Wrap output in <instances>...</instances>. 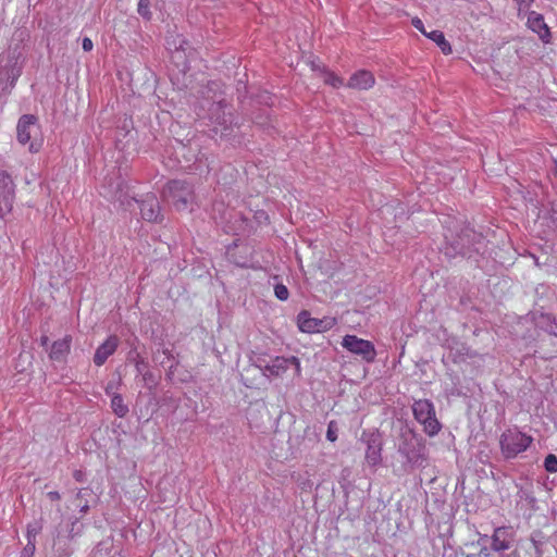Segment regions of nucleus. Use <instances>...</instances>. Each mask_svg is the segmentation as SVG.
<instances>
[{
	"instance_id": "e433bc0d",
	"label": "nucleus",
	"mask_w": 557,
	"mask_h": 557,
	"mask_svg": "<svg viewBox=\"0 0 557 557\" xmlns=\"http://www.w3.org/2000/svg\"><path fill=\"white\" fill-rule=\"evenodd\" d=\"M94 45L90 38L85 37L82 42V48L84 51H90L92 49Z\"/></svg>"
},
{
	"instance_id": "a878e982",
	"label": "nucleus",
	"mask_w": 557,
	"mask_h": 557,
	"mask_svg": "<svg viewBox=\"0 0 557 557\" xmlns=\"http://www.w3.org/2000/svg\"><path fill=\"white\" fill-rule=\"evenodd\" d=\"M92 495V491L90 488H81L76 494V500L78 502L77 507L79 508V512L85 515L89 510L88 497Z\"/></svg>"
},
{
	"instance_id": "c9c22d12",
	"label": "nucleus",
	"mask_w": 557,
	"mask_h": 557,
	"mask_svg": "<svg viewBox=\"0 0 557 557\" xmlns=\"http://www.w3.org/2000/svg\"><path fill=\"white\" fill-rule=\"evenodd\" d=\"M412 25L414 26V28H417L418 30H420L424 36H425V34H429V33L424 29L423 23H422V21H421L419 17H414V18H412Z\"/></svg>"
},
{
	"instance_id": "393cba45",
	"label": "nucleus",
	"mask_w": 557,
	"mask_h": 557,
	"mask_svg": "<svg viewBox=\"0 0 557 557\" xmlns=\"http://www.w3.org/2000/svg\"><path fill=\"white\" fill-rule=\"evenodd\" d=\"M127 360L134 363L136 372L138 374L143 373L147 368H149L148 362L145 358L140 356V354L136 349H132L127 355Z\"/></svg>"
},
{
	"instance_id": "2eb2a0df",
	"label": "nucleus",
	"mask_w": 557,
	"mask_h": 557,
	"mask_svg": "<svg viewBox=\"0 0 557 557\" xmlns=\"http://www.w3.org/2000/svg\"><path fill=\"white\" fill-rule=\"evenodd\" d=\"M527 24L533 33L537 34L543 42L548 44L550 41L552 34L542 14L534 11L530 12Z\"/></svg>"
},
{
	"instance_id": "ddd939ff",
	"label": "nucleus",
	"mask_w": 557,
	"mask_h": 557,
	"mask_svg": "<svg viewBox=\"0 0 557 557\" xmlns=\"http://www.w3.org/2000/svg\"><path fill=\"white\" fill-rule=\"evenodd\" d=\"M209 112L211 121L222 126L225 131L237 125L231 108L224 99L214 102L209 109Z\"/></svg>"
},
{
	"instance_id": "58836bf2",
	"label": "nucleus",
	"mask_w": 557,
	"mask_h": 557,
	"mask_svg": "<svg viewBox=\"0 0 557 557\" xmlns=\"http://www.w3.org/2000/svg\"><path fill=\"white\" fill-rule=\"evenodd\" d=\"M83 476H84V474H83V472L81 470H76L74 472V478H75L76 481L82 482L83 481Z\"/></svg>"
},
{
	"instance_id": "bb28decb",
	"label": "nucleus",
	"mask_w": 557,
	"mask_h": 557,
	"mask_svg": "<svg viewBox=\"0 0 557 557\" xmlns=\"http://www.w3.org/2000/svg\"><path fill=\"white\" fill-rule=\"evenodd\" d=\"M150 4V0H139L137 7L138 14L148 21L151 18Z\"/></svg>"
},
{
	"instance_id": "7c9ffc66",
	"label": "nucleus",
	"mask_w": 557,
	"mask_h": 557,
	"mask_svg": "<svg viewBox=\"0 0 557 557\" xmlns=\"http://www.w3.org/2000/svg\"><path fill=\"white\" fill-rule=\"evenodd\" d=\"M337 424L335 421H331L327 425V431H326V438L330 441V442H335L337 440Z\"/></svg>"
},
{
	"instance_id": "6e6552de",
	"label": "nucleus",
	"mask_w": 557,
	"mask_h": 557,
	"mask_svg": "<svg viewBox=\"0 0 557 557\" xmlns=\"http://www.w3.org/2000/svg\"><path fill=\"white\" fill-rule=\"evenodd\" d=\"M342 346L349 352L361 357L368 363L373 362L375 359L376 350L370 341L359 338L356 335H345Z\"/></svg>"
},
{
	"instance_id": "a19ab883",
	"label": "nucleus",
	"mask_w": 557,
	"mask_h": 557,
	"mask_svg": "<svg viewBox=\"0 0 557 557\" xmlns=\"http://www.w3.org/2000/svg\"><path fill=\"white\" fill-rule=\"evenodd\" d=\"M523 441H524V449H525L527 446L532 442V438L524 434Z\"/></svg>"
},
{
	"instance_id": "f8f14e48",
	"label": "nucleus",
	"mask_w": 557,
	"mask_h": 557,
	"mask_svg": "<svg viewBox=\"0 0 557 557\" xmlns=\"http://www.w3.org/2000/svg\"><path fill=\"white\" fill-rule=\"evenodd\" d=\"M335 321L331 318L317 319L311 318L310 313L302 310L297 315V324L301 332L305 333H321L333 327Z\"/></svg>"
},
{
	"instance_id": "c756f323",
	"label": "nucleus",
	"mask_w": 557,
	"mask_h": 557,
	"mask_svg": "<svg viewBox=\"0 0 557 557\" xmlns=\"http://www.w3.org/2000/svg\"><path fill=\"white\" fill-rule=\"evenodd\" d=\"M41 531V525L37 522L27 525L26 537L27 541L36 542L37 534Z\"/></svg>"
},
{
	"instance_id": "f704fd0d",
	"label": "nucleus",
	"mask_w": 557,
	"mask_h": 557,
	"mask_svg": "<svg viewBox=\"0 0 557 557\" xmlns=\"http://www.w3.org/2000/svg\"><path fill=\"white\" fill-rule=\"evenodd\" d=\"M325 83L330 84L333 87H339L343 84V81L338 76L329 73L325 77Z\"/></svg>"
},
{
	"instance_id": "4be33fe9",
	"label": "nucleus",
	"mask_w": 557,
	"mask_h": 557,
	"mask_svg": "<svg viewBox=\"0 0 557 557\" xmlns=\"http://www.w3.org/2000/svg\"><path fill=\"white\" fill-rule=\"evenodd\" d=\"M168 49L174 51L178 59L182 58L181 53L185 54L187 49H190L189 42L182 35H171L166 38Z\"/></svg>"
},
{
	"instance_id": "6ab92c4d",
	"label": "nucleus",
	"mask_w": 557,
	"mask_h": 557,
	"mask_svg": "<svg viewBox=\"0 0 557 557\" xmlns=\"http://www.w3.org/2000/svg\"><path fill=\"white\" fill-rule=\"evenodd\" d=\"M374 82L375 79L371 72L361 70L349 78L348 87L364 90L371 88Z\"/></svg>"
},
{
	"instance_id": "412c9836",
	"label": "nucleus",
	"mask_w": 557,
	"mask_h": 557,
	"mask_svg": "<svg viewBox=\"0 0 557 557\" xmlns=\"http://www.w3.org/2000/svg\"><path fill=\"white\" fill-rule=\"evenodd\" d=\"M533 320L537 327L545 332L557 336V319L550 313H534Z\"/></svg>"
},
{
	"instance_id": "5701e85b",
	"label": "nucleus",
	"mask_w": 557,
	"mask_h": 557,
	"mask_svg": "<svg viewBox=\"0 0 557 557\" xmlns=\"http://www.w3.org/2000/svg\"><path fill=\"white\" fill-rule=\"evenodd\" d=\"M111 408L119 418L126 417L129 411L121 394H113V397H111Z\"/></svg>"
},
{
	"instance_id": "37998d69",
	"label": "nucleus",
	"mask_w": 557,
	"mask_h": 557,
	"mask_svg": "<svg viewBox=\"0 0 557 557\" xmlns=\"http://www.w3.org/2000/svg\"><path fill=\"white\" fill-rule=\"evenodd\" d=\"M163 354L166 356L168 359L173 358V356L171 355V351L169 349H163Z\"/></svg>"
},
{
	"instance_id": "2f4dec72",
	"label": "nucleus",
	"mask_w": 557,
	"mask_h": 557,
	"mask_svg": "<svg viewBox=\"0 0 557 557\" xmlns=\"http://www.w3.org/2000/svg\"><path fill=\"white\" fill-rule=\"evenodd\" d=\"M122 383V380L121 377H119L116 381H110L108 382L104 391H106V394L113 397V394H117L116 393V389L119 388V386L121 385Z\"/></svg>"
},
{
	"instance_id": "4c0bfd02",
	"label": "nucleus",
	"mask_w": 557,
	"mask_h": 557,
	"mask_svg": "<svg viewBox=\"0 0 557 557\" xmlns=\"http://www.w3.org/2000/svg\"><path fill=\"white\" fill-rule=\"evenodd\" d=\"M47 496L51 499V500H59L61 498L59 492L57 491H52V492H49L47 494Z\"/></svg>"
},
{
	"instance_id": "9b49d317",
	"label": "nucleus",
	"mask_w": 557,
	"mask_h": 557,
	"mask_svg": "<svg viewBox=\"0 0 557 557\" xmlns=\"http://www.w3.org/2000/svg\"><path fill=\"white\" fill-rule=\"evenodd\" d=\"M367 446L366 460L370 467L382 462V436L379 431H363L360 438Z\"/></svg>"
},
{
	"instance_id": "20e7f679",
	"label": "nucleus",
	"mask_w": 557,
	"mask_h": 557,
	"mask_svg": "<svg viewBox=\"0 0 557 557\" xmlns=\"http://www.w3.org/2000/svg\"><path fill=\"white\" fill-rule=\"evenodd\" d=\"M21 53L17 48L0 55V88L9 92L22 74Z\"/></svg>"
},
{
	"instance_id": "a18cd8bd",
	"label": "nucleus",
	"mask_w": 557,
	"mask_h": 557,
	"mask_svg": "<svg viewBox=\"0 0 557 557\" xmlns=\"http://www.w3.org/2000/svg\"><path fill=\"white\" fill-rule=\"evenodd\" d=\"M487 541V535H484V537L481 539V542H486Z\"/></svg>"
},
{
	"instance_id": "c03bdc74",
	"label": "nucleus",
	"mask_w": 557,
	"mask_h": 557,
	"mask_svg": "<svg viewBox=\"0 0 557 557\" xmlns=\"http://www.w3.org/2000/svg\"><path fill=\"white\" fill-rule=\"evenodd\" d=\"M515 1H516V2H517V4H518V13L520 14V12H521V10H522V9H521V8H522V0H515Z\"/></svg>"
},
{
	"instance_id": "423d86ee",
	"label": "nucleus",
	"mask_w": 557,
	"mask_h": 557,
	"mask_svg": "<svg viewBox=\"0 0 557 557\" xmlns=\"http://www.w3.org/2000/svg\"><path fill=\"white\" fill-rule=\"evenodd\" d=\"M414 419L423 425V431L429 436H434L441 431V423L436 419L435 408L431 400L419 399L412 405Z\"/></svg>"
},
{
	"instance_id": "4468645a",
	"label": "nucleus",
	"mask_w": 557,
	"mask_h": 557,
	"mask_svg": "<svg viewBox=\"0 0 557 557\" xmlns=\"http://www.w3.org/2000/svg\"><path fill=\"white\" fill-rule=\"evenodd\" d=\"M500 447L507 459L515 458L522 451V432L519 430H507L500 437Z\"/></svg>"
},
{
	"instance_id": "9d476101",
	"label": "nucleus",
	"mask_w": 557,
	"mask_h": 557,
	"mask_svg": "<svg viewBox=\"0 0 557 557\" xmlns=\"http://www.w3.org/2000/svg\"><path fill=\"white\" fill-rule=\"evenodd\" d=\"M515 539L511 528H497L492 536V548L500 553V557H521L518 546L510 553L506 554L505 550L513 546Z\"/></svg>"
},
{
	"instance_id": "72a5a7b5",
	"label": "nucleus",
	"mask_w": 557,
	"mask_h": 557,
	"mask_svg": "<svg viewBox=\"0 0 557 557\" xmlns=\"http://www.w3.org/2000/svg\"><path fill=\"white\" fill-rule=\"evenodd\" d=\"M143 380L149 385V388H152L157 384V380L149 368H147L143 373H140Z\"/></svg>"
},
{
	"instance_id": "b1692460",
	"label": "nucleus",
	"mask_w": 557,
	"mask_h": 557,
	"mask_svg": "<svg viewBox=\"0 0 557 557\" xmlns=\"http://www.w3.org/2000/svg\"><path fill=\"white\" fill-rule=\"evenodd\" d=\"M425 36L432 39L436 45L441 48V50L448 54L451 52L450 44L445 39L443 32L441 30H432L430 34H425Z\"/></svg>"
},
{
	"instance_id": "aec40b11",
	"label": "nucleus",
	"mask_w": 557,
	"mask_h": 557,
	"mask_svg": "<svg viewBox=\"0 0 557 557\" xmlns=\"http://www.w3.org/2000/svg\"><path fill=\"white\" fill-rule=\"evenodd\" d=\"M72 337L66 335L64 338L55 341L50 349L49 358L53 361H64L70 352Z\"/></svg>"
},
{
	"instance_id": "cd10ccee",
	"label": "nucleus",
	"mask_w": 557,
	"mask_h": 557,
	"mask_svg": "<svg viewBox=\"0 0 557 557\" xmlns=\"http://www.w3.org/2000/svg\"><path fill=\"white\" fill-rule=\"evenodd\" d=\"M274 294H275V297L282 301L287 300L289 297L288 288L282 283H277L274 286Z\"/></svg>"
},
{
	"instance_id": "0eeeda50",
	"label": "nucleus",
	"mask_w": 557,
	"mask_h": 557,
	"mask_svg": "<svg viewBox=\"0 0 557 557\" xmlns=\"http://www.w3.org/2000/svg\"><path fill=\"white\" fill-rule=\"evenodd\" d=\"M166 199L172 201L176 210H184L191 200V189L183 181H171L163 190Z\"/></svg>"
},
{
	"instance_id": "a211bd4d",
	"label": "nucleus",
	"mask_w": 557,
	"mask_h": 557,
	"mask_svg": "<svg viewBox=\"0 0 557 557\" xmlns=\"http://www.w3.org/2000/svg\"><path fill=\"white\" fill-rule=\"evenodd\" d=\"M177 146L174 148L175 154L177 158L182 157L186 166H188L191 162H201V157L199 156L198 145H193L189 143V146H186L182 141H176Z\"/></svg>"
},
{
	"instance_id": "79ce46f5",
	"label": "nucleus",
	"mask_w": 557,
	"mask_h": 557,
	"mask_svg": "<svg viewBox=\"0 0 557 557\" xmlns=\"http://www.w3.org/2000/svg\"><path fill=\"white\" fill-rule=\"evenodd\" d=\"M480 555H484L485 557H487L490 554L487 552V548L486 547H482V549L480 550Z\"/></svg>"
},
{
	"instance_id": "473e14b6",
	"label": "nucleus",
	"mask_w": 557,
	"mask_h": 557,
	"mask_svg": "<svg viewBox=\"0 0 557 557\" xmlns=\"http://www.w3.org/2000/svg\"><path fill=\"white\" fill-rule=\"evenodd\" d=\"M36 542L34 541H27V544L22 549L20 557H33L36 549Z\"/></svg>"
},
{
	"instance_id": "ea45409f",
	"label": "nucleus",
	"mask_w": 557,
	"mask_h": 557,
	"mask_svg": "<svg viewBox=\"0 0 557 557\" xmlns=\"http://www.w3.org/2000/svg\"><path fill=\"white\" fill-rule=\"evenodd\" d=\"M48 343H49L48 336L44 335V336L40 337V345L41 346L47 347Z\"/></svg>"
},
{
	"instance_id": "c85d7f7f",
	"label": "nucleus",
	"mask_w": 557,
	"mask_h": 557,
	"mask_svg": "<svg viewBox=\"0 0 557 557\" xmlns=\"http://www.w3.org/2000/svg\"><path fill=\"white\" fill-rule=\"evenodd\" d=\"M544 467L547 472H550V473L557 472V457L553 454H549L545 458Z\"/></svg>"
},
{
	"instance_id": "1a4fd4ad",
	"label": "nucleus",
	"mask_w": 557,
	"mask_h": 557,
	"mask_svg": "<svg viewBox=\"0 0 557 557\" xmlns=\"http://www.w3.org/2000/svg\"><path fill=\"white\" fill-rule=\"evenodd\" d=\"M15 199V184L7 171H0V220L12 211Z\"/></svg>"
},
{
	"instance_id": "f3484780",
	"label": "nucleus",
	"mask_w": 557,
	"mask_h": 557,
	"mask_svg": "<svg viewBox=\"0 0 557 557\" xmlns=\"http://www.w3.org/2000/svg\"><path fill=\"white\" fill-rule=\"evenodd\" d=\"M289 363L295 364L297 371H299L300 364H299V360L296 357H290V358L277 357L272 361L271 364L264 366L263 374L268 375V376L269 375L278 376L287 370Z\"/></svg>"
},
{
	"instance_id": "39448f33",
	"label": "nucleus",
	"mask_w": 557,
	"mask_h": 557,
	"mask_svg": "<svg viewBox=\"0 0 557 557\" xmlns=\"http://www.w3.org/2000/svg\"><path fill=\"white\" fill-rule=\"evenodd\" d=\"M40 133V126L38 119L33 114H24L18 119L16 125V138L17 141L25 146H28L30 152H38L41 147V141L37 140Z\"/></svg>"
},
{
	"instance_id": "f257e3e1",
	"label": "nucleus",
	"mask_w": 557,
	"mask_h": 557,
	"mask_svg": "<svg viewBox=\"0 0 557 557\" xmlns=\"http://www.w3.org/2000/svg\"><path fill=\"white\" fill-rule=\"evenodd\" d=\"M110 197L114 201H119L122 206H129L131 200L140 203L141 218L149 222H158L160 216V205L158 198L153 194H147L141 200L129 197L128 191L124 190L123 181L117 178L115 183L110 182Z\"/></svg>"
},
{
	"instance_id": "7ed1b4c3",
	"label": "nucleus",
	"mask_w": 557,
	"mask_h": 557,
	"mask_svg": "<svg viewBox=\"0 0 557 557\" xmlns=\"http://www.w3.org/2000/svg\"><path fill=\"white\" fill-rule=\"evenodd\" d=\"M449 247L446 248L445 255L454 257L460 255L462 257H472V252H479L483 245V238L471 228H463L455 237L448 239Z\"/></svg>"
},
{
	"instance_id": "dca6fc26",
	"label": "nucleus",
	"mask_w": 557,
	"mask_h": 557,
	"mask_svg": "<svg viewBox=\"0 0 557 557\" xmlns=\"http://www.w3.org/2000/svg\"><path fill=\"white\" fill-rule=\"evenodd\" d=\"M120 338L116 335H110L104 343H102L94 355V363L98 367L106 363L108 358L112 356L117 349Z\"/></svg>"
},
{
	"instance_id": "f03ea898",
	"label": "nucleus",
	"mask_w": 557,
	"mask_h": 557,
	"mask_svg": "<svg viewBox=\"0 0 557 557\" xmlns=\"http://www.w3.org/2000/svg\"><path fill=\"white\" fill-rule=\"evenodd\" d=\"M397 451L411 466H421L426 460V448L423 437L408 428L400 432Z\"/></svg>"
}]
</instances>
